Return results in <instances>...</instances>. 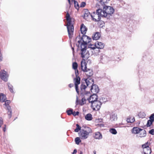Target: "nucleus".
<instances>
[{"label": "nucleus", "mask_w": 154, "mask_h": 154, "mask_svg": "<svg viewBox=\"0 0 154 154\" xmlns=\"http://www.w3.org/2000/svg\"><path fill=\"white\" fill-rule=\"evenodd\" d=\"M82 39L83 42H81V56L85 59H87L91 55V52L88 50L87 44L90 42L91 39L87 35L83 36Z\"/></svg>", "instance_id": "obj_1"}, {"label": "nucleus", "mask_w": 154, "mask_h": 154, "mask_svg": "<svg viewBox=\"0 0 154 154\" xmlns=\"http://www.w3.org/2000/svg\"><path fill=\"white\" fill-rule=\"evenodd\" d=\"M66 18L67 21L66 26H67L69 37L70 39H71L73 36L74 31V28L73 25V21H72V19L70 18V16L68 12L66 14Z\"/></svg>", "instance_id": "obj_2"}, {"label": "nucleus", "mask_w": 154, "mask_h": 154, "mask_svg": "<svg viewBox=\"0 0 154 154\" xmlns=\"http://www.w3.org/2000/svg\"><path fill=\"white\" fill-rule=\"evenodd\" d=\"M114 11V8L112 7L107 6H104L102 13L104 17H107L108 18Z\"/></svg>", "instance_id": "obj_3"}, {"label": "nucleus", "mask_w": 154, "mask_h": 154, "mask_svg": "<svg viewBox=\"0 0 154 154\" xmlns=\"http://www.w3.org/2000/svg\"><path fill=\"white\" fill-rule=\"evenodd\" d=\"M102 13V9H98L96 12H94L91 14V16L93 20L95 21H99L101 19V17H104Z\"/></svg>", "instance_id": "obj_4"}, {"label": "nucleus", "mask_w": 154, "mask_h": 154, "mask_svg": "<svg viewBox=\"0 0 154 154\" xmlns=\"http://www.w3.org/2000/svg\"><path fill=\"white\" fill-rule=\"evenodd\" d=\"M84 128L82 129L79 134V136L82 139H87L89 136V133H91V129L87 127H83Z\"/></svg>", "instance_id": "obj_5"}, {"label": "nucleus", "mask_w": 154, "mask_h": 154, "mask_svg": "<svg viewBox=\"0 0 154 154\" xmlns=\"http://www.w3.org/2000/svg\"><path fill=\"white\" fill-rule=\"evenodd\" d=\"M86 65L87 64L85 62L83 61H81V67L82 70L85 72L87 76L90 77L93 75V72L92 69H88Z\"/></svg>", "instance_id": "obj_6"}, {"label": "nucleus", "mask_w": 154, "mask_h": 154, "mask_svg": "<svg viewBox=\"0 0 154 154\" xmlns=\"http://www.w3.org/2000/svg\"><path fill=\"white\" fill-rule=\"evenodd\" d=\"M149 144L148 142L142 145V148L143 149L142 154H150L152 151L151 149L149 146Z\"/></svg>", "instance_id": "obj_7"}, {"label": "nucleus", "mask_w": 154, "mask_h": 154, "mask_svg": "<svg viewBox=\"0 0 154 154\" xmlns=\"http://www.w3.org/2000/svg\"><path fill=\"white\" fill-rule=\"evenodd\" d=\"M79 74L78 71L76 72L75 74L76 78L74 79V81L75 85V90L76 92L79 94V89L78 85L80 83V78L79 76H78Z\"/></svg>", "instance_id": "obj_8"}, {"label": "nucleus", "mask_w": 154, "mask_h": 154, "mask_svg": "<svg viewBox=\"0 0 154 154\" xmlns=\"http://www.w3.org/2000/svg\"><path fill=\"white\" fill-rule=\"evenodd\" d=\"M102 105L101 102L99 100H97L91 103V106L93 110H98L101 107Z\"/></svg>", "instance_id": "obj_9"}, {"label": "nucleus", "mask_w": 154, "mask_h": 154, "mask_svg": "<svg viewBox=\"0 0 154 154\" xmlns=\"http://www.w3.org/2000/svg\"><path fill=\"white\" fill-rule=\"evenodd\" d=\"M8 77L7 72L4 70H2L0 72V78L5 82L8 81Z\"/></svg>", "instance_id": "obj_10"}, {"label": "nucleus", "mask_w": 154, "mask_h": 154, "mask_svg": "<svg viewBox=\"0 0 154 154\" xmlns=\"http://www.w3.org/2000/svg\"><path fill=\"white\" fill-rule=\"evenodd\" d=\"M87 29L83 23L82 24L80 27V30L82 33V34L83 35H82V37H80V40H79L78 42L79 44L81 43V41L82 40V38L83 37V36L85 35L84 34L86 33Z\"/></svg>", "instance_id": "obj_11"}, {"label": "nucleus", "mask_w": 154, "mask_h": 154, "mask_svg": "<svg viewBox=\"0 0 154 154\" xmlns=\"http://www.w3.org/2000/svg\"><path fill=\"white\" fill-rule=\"evenodd\" d=\"M88 48V51H90L91 52V55H92L94 54L95 53V50L97 49L96 47V43L95 45H88V47H87Z\"/></svg>", "instance_id": "obj_12"}, {"label": "nucleus", "mask_w": 154, "mask_h": 154, "mask_svg": "<svg viewBox=\"0 0 154 154\" xmlns=\"http://www.w3.org/2000/svg\"><path fill=\"white\" fill-rule=\"evenodd\" d=\"M90 96L89 98H87V100L89 103H91L96 101L98 99V97L96 94H93L91 95H88Z\"/></svg>", "instance_id": "obj_13"}, {"label": "nucleus", "mask_w": 154, "mask_h": 154, "mask_svg": "<svg viewBox=\"0 0 154 154\" xmlns=\"http://www.w3.org/2000/svg\"><path fill=\"white\" fill-rule=\"evenodd\" d=\"M90 90L91 92L94 94L98 93L99 90L98 86L95 85H91Z\"/></svg>", "instance_id": "obj_14"}, {"label": "nucleus", "mask_w": 154, "mask_h": 154, "mask_svg": "<svg viewBox=\"0 0 154 154\" xmlns=\"http://www.w3.org/2000/svg\"><path fill=\"white\" fill-rule=\"evenodd\" d=\"M93 137L95 139L100 140L102 139V135L100 133L97 132L94 134Z\"/></svg>", "instance_id": "obj_15"}, {"label": "nucleus", "mask_w": 154, "mask_h": 154, "mask_svg": "<svg viewBox=\"0 0 154 154\" xmlns=\"http://www.w3.org/2000/svg\"><path fill=\"white\" fill-rule=\"evenodd\" d=\"M96 46L97 48L103 49L104 46V44L102 43L99 42H96Z\"/></svg>", "instance_id": "obj_16"}, {"label": "nucleus", "mask_w": 154, "mask_h": 154, "mask_svg": "<svg viewBox=\"0 0 154 154\" xmlns=\"http://www.w3.org/2000/svg\"><path fill=\"white\" fill-rule=\"evenodd\" d=\"M117 115L116 113H112L110 114V120L111 121H114L117 120Z\"/></svg>", "instance_id": "obj_17"}, {"label": "nucleus", "mask_w": 154, "mask_h": 154, "mask_svg": "<svg viewBox=\"0 0 154 154\" xmlns=\"http://www.w3.org/2000/svg\"><path fill=\"white\" fill-rule=\"evenodd\" d=\"M86 88V85L83 84L81 85L80 86V89L81 91V93L82 94L84 95V94L86 93L87 92L85 91V90Z\"/></svg>", "instance_id": "obj_18"}, {"label": "nucleus", "mask_w": 154, "mask_h": 154, "mask_svg": "<svg viewBox=\"0 0 154 154\" xmlns=\"http://www.w3.org/2000/svg\"><path fill=\"white\" fill-rule=\"evenodd\" d=\"M141 129V128L137 127H134L132 129V132L133 133L137 134L139 133Z\"/></svg>", "instance_id": "obj_19"}, {"label": "nucleus", "mask_w": 154, "mask_h": 154, "mask_svg": "<svg viewBox=\"0 0 154 154\" xmlns=\"http://www.w3.org/2000/svg\"><path fill=\"white\" fill-rule=\"evenodd\" d=\"M84 97L82 98V101L83 103V104H84L86 103V99H87V96L90 95V92H87L86 93L84 94Z\"/></svg>", "instance_id": "obj_20"}, {"label": "nucleus", "mask_w": 154, "mask_h": 154, "mask_svg": "<svg viewBox=\"0 0 154 154\" xmlns=\"http://www.w3.org/2000/svg\"><path fill=\"white\" fill-rule=\"evenodd\" d=\"M139 137H144L146 136V132L145 130L143 129H141L140 131L139 132Z\"/></svg>", "instance_id": "obj_21"}, {"label": "nucleus", "mask_w": 154, "mask_h": 154, "mask_svg": "<svg viewBox=\"0 0 154 154\" xmlns=\"http://www.w3.org/2000/svg\"><path fill=\"white\" fill-rule=\"evenodd\" d=\"M100 36V33L98 32H96L92 36V38L93 40H97L99 38Z\"/></svg>", "instance_id": "obj_22"}, {"label": "nucleus", "mask_w": 154, "mask_h": 154, "mask_svg": "<svg viewBox=\"0 0 154 154\" xmlns=\"http://www.w3.org/2000/svg\"><path fill=\"white\" fill-rule=\"evenodd\" d=\"M91 14L88 10H85V11L84 18L85 19H87L89 15L91 16Z\"/></svg>", "instance_id": "obj_23"}, {"label": "nucleus", "mask_w": 154, "mask_h": 154, "mask_svg": "<svg viewBox=\"0 0 154 154\" xmlns=\"http://www.w3.org/2000/svg\"><path fill=\"white\" fill-rule=\"evenodd\" d=\"M7 110H8L7 112L8 114V115L9 118H11L12 116V110L11 107L10 106H7Z\"/></svg>", "instance_id": "obj_24"}, {"label": "nucleus", "mask_w": 154, "mask_h": 154, "mask_svg": "<svg viewBox=\"0 0 154 154\" xmlns=\"http://www.w3.org/2000/svg\"><path fill=\"white\" fill-rule=\"evenodd\" d=\"M72 68L75 70V74H76V72L77 71H78L77 69L78 67V64L77 63L75 62H74L72 63Z\"/></svg>", "instance_id": "obj_25"}, {"label": "nucleus", "mask_w": 154, "mask_h": 154, "mask_svg": "<svg viewBox=\"0 0 154 154\" xmlns=\"http://www.w3.org/2000/svg\"><path fill=\"white\" fill-rule=\"evenodd\" d=\"M85 118L87 120H91L92 119V115L91 114H88L85 116Z\"/></svg>", "instance_id": "obj_26"}, {"label": "nucleus", "mask_w": 154, "mask_h": 154, "mask_svg": "<svg viewBox=\"0 0 154 154\" xmlns=\"http://www.w3.org/2000/svg\"><path fill=\"white\" fill-rule=\"evenodd\" d=\"M131 117H129L127 119V122L128 123H133L135 121V119L134 117H132L131 119Z\"/></svg>", "instance_id": "obj_27"}, {"label": "nucleus", "mask_w": 154, "mask_h": 154, "mask_svg": "<svg viewBox=\"0 0 154 154\" xmlns=\"http://www.w3.org/2000/svg\"><path fill=\"white\" fill-rule=\"evenodd\" d=\"M6 99V96L3 94H0V101L1 102H4Z\"/></svg>", "instance_id": "obj_28"}, {"label": "nucleus", "mask_w": 154, "mask_h": 154, "mask_svg": "<svg viewBox=\"0 0 154 154\" xmlns=\"http://www.w3.org/2000/svg\"><path fill=\"white\" fill-rule=\"evenodd\" d=\"M109 132L113 134H116L117 133V131L114 128H110L109 130Z\"/></svg>", "instance_id": "obj_29"}, {"label": "nucleus", "mask_w": 154, "mask_h": 154, "mask_svg": "<svg viewBox=\"0 0 154 154\" xmlns=\"http://www.w3.org/2000/svg\"><path fill=\"white\" fill-rule=\"evenodd\" d=\"M154 122L152 119H150L147 121L146 125L147 127H149L152 125L153 122Z\"/></svg>", "instance_id": "obj_30"}, {"label": "nucleus", "mask_w": 154, "mask_h": 154, "mask_svg": "<svg viewBox=\"0 0 154 154\" xmlns=\"http://www.w3.org/2000/svg\"><path fill=\"white\" fill-rule=\"evenodd\" d=\"M8 88L10 91L12 93H14V91L13 90V86L10 83H8Z\"/></svg>", "instance_id": "obj_31"}, {"label": "nucleus", "mask_w": 154, "mask_h": 154, "mask_svg": "<svg viewBox=\"0 0 154 154\" xmlns=\"http://www.w3.org/2000/svg\"><path fill=\"white\" fill-rule=\"evenodd\" d=\"M76 128L75 129L74 131L75 132H78L79 131L81 130V127L78 124H77L76 125Z\"/></svg>", "instance_id": "obj_32"}, {"label": "nucleus", "mask_w": 154, "mask_h": 154, "mask_svg": "<svg viewBox=\"0 0 154 154\" xmlns=\"http://www.w3.org/2000/svg\"><path fill=\"white\" fill-rule=\"evenodd\" d=\"M75 143L77 144H79V143L81 142V140H80L79 137H77L75 139Z\"/></svg>", "instance_id": "obj_33"}, {"label": "nucleus", "mask_w": 154, "mask_h": 154, "mask_svg": "<svg viewBox=\"0 0 154 154\" xmlns=\"http://www.w3.org/2000/svg\"><path fill=\"white\" fill-rule=\"evenodd\" d=\"M139 117L143 118H144L146 116L145 113L143 112H140L138 115Z\"/></svg>", "instance_id": "obj_34"}, {"label": "nucleus", "mask_w": 154, "mask_h": 154, "mask_svg": "<svg viewBox=\"0 0 154 154\" xmlns=\"http://www.w3.org/2000/svg\"><path fill=\"white\" fill-rule=\"evenodd\" d=\"M66 112L68 115H70L71 114H73V110L72 109H70L67 110Z\"/></svg>", "instance_id": "obj_35"}, {"label": "nucleus", "mask_w": 154, "mask_h": 154, "mask_svg": "<svg viewBox=\"0 0 154 154\" xmlns=\"http://www.w3.org/2000/svg\"><path fill=\"white\" fill-rule=\"evenodd\" d=\"M75 7L76 9H78L79 8V4L77 2L74 1Z\"/></svg>", "instance_id": "obj_36"}, {"label": "nucleus", "mask_w": 154, "mask_h": 154, "mask_svg": "<svg viewBox=\"0 0 154 154\" xmlns=\"http://www.w3.org/2000/svg\"><path fill=\"white\" fill-rule=\"evenodd\" d=\"M97 1H98L101 4H103V3L104 4L105 3L107 0H96Z\"/></svg>", "instance_id": "obj_37"}, {"label": "nucleus", "mask_w": 154, "mask_h": 154, "mask_svg": "<svg viewBox=\"0 0 154 154\" xmlns=\"http://www.w3.org/2000/svg\"><path fill=\"white\" fill-rule=\"evenodd\" d=\"M85 82L86 83L87 86L88 87V86L90 85H93V84H92V83L89 81L87 79H86L85 80ZM90 86H91V85H90Z\"/></svg>", "instance_id": "obj_38"}, {"label": "nucleus", "mask_w": 154, "mask_h": 154, "mask_svg": "<svg viewBox=\"0 0 154 154\" xmlns=\"http://www.w3.org/2000/svg\"><path fill=\"white\" fill-rule=\"evenodd\" d=\"M5 104L7 107L8 106H9V104L10 103V100H7L6 101H5Z\"/></svg>", "instance_id": "obj_39"}, {"label": "nucleus", "mask_w": 154, "mask_h": 154, "mask_svg": "<svg viewBox=\"0 0 154 154\" xmlns=\"http://www.w3.org/2000/svg\"><path fill=\"white\" fill-rule=\"evenodd\" d=\"M85 5H86V3L85 2H82L81 3L80 5V7H84L85 6Z\"/></svg>", "instance_id": "obj_40"}, {"label": "nucleus", "mask_w": 154, "mask_h": 154, "mask_svg": "<svg viewBox=\"0 0 154 154\" xmlns=\"http://www.w3.org/2000/svg\"><path fill=\"white\" fill-rule=\"evenodd\" d=\"M149 133L152 135H154V129H152L149 131Z\"/></svg>", "instance_id": "obj_41"}, {"label": "nucleus", "mask_w": 154, "mask_h": 154, "mask_svg": "<svg viewBox=\"0 0 154 154\" xmlns=\"http://www.w3.org/2000/svg\"><path fill=\"white\" fill-rule=\"evenodd\" d=\"M79 112L78 111H77L76 112H75L74 111V112H73L72 115L73 116H76L78 115H79Z\"/></svg>", "instance_id": "obj_42"}, {"label": "nucleus", "mask_w": 154, "mask_h": 154, "mask_svg": "<svg viewBox=\"0 0 154 154\" xmlns=\"http://www.w3.org/2000/svg\"><path fill=\"white\" fill-rule=\"evenodd\" d=\"M150 119H152L154 121V113L151 114L149 117Z\"/></svg>", "instance_id": "obj_43"}, {"label": "nucleus", "mask_w": 154, "mask_h": 154, "mask_svg": "<svg viewBox=\"0 0 154 154\" xmlns=\"http://www.w3.org/2000/svg\"><path fill=\"white\" fill-rule=\"evenodd\" d=\"M105 57V55H102L100 56V61L102 62V61L103 60V58H104Z\"/></svg>", "instance_id": "obj_44"}, {"label": "nucleus", "mask_w": 154, "mask_h": 154, "mask_svg": "<svg viewBox=\"0 0 154 154\" xmlns=\"http://www.w3.org/2000/svg\"><path fill=\"white\" fill-rule=\"evenodd\" d=\"M3 57L1 51H0V62L2 60Z\"/></svg>", "instance_id": "obj_45"}, {"label": "nucleus", "mask_w": 154, "mask_h": 154, "mask_svg": "<svg viewBox=\"0 0 154 154\" xmlns=\"http://www.w3.org/2000/svg\"><path fill=\"white\" fill-rule=\"evenodd\" d=\"M3 124V120L1 117H0V128L1 127L2 125Z\"/></svg>", "instance_id": "obj_46"}, {"label": "nucleus", "mask_w": 154, "mask_h": 154, "mask_svg": "<svg viewBox=\"0 0 154 154\" xmlns=\"http://www.w3.org/2000/svg\"><path fill=\"white\" fill-rule=\"evenodd\" d=\"M77 152V150L76 149H74L73 152L72 153V154H74L76 153Z\"/></svg>", "instance_id": "obj_47"}, {"label": "nucleus", "mask_w": 154, "mask_h": 154, "mask_svg": "<svg viewBox=\"0 0 154 154\" xmlns=\"http://www.w3.org/2000/svg\"><path fill=\"white\" fill-rule=\"evenodd\" d=\"M5 127L3 128V130L4 132H5L6 130V125H5Z\"/></svg>", "instance_id": "obj_48"}, {"label": "nucleus", "mask_w": 154, "mask_h": 154, "mask_svg": "<svg viewBox=\"0 0 154 154\" xmlns=\"http://www.w3.org/2000/svg\"><path fill=\"white\" fill-rule=\"evenodd\" d=\"M69 87L70 88H71L73 86V85L72 84H70L69 85Z\"/></svg>", "instance_id": "obj_49"}, {"label": "nucleus", "mask_w": 154, "mask_h": 154, "mask_svg": "<svg viewBox=\"0 0 154 154\" xmlns=\"http://www.w3.org/2000/svg\"><path fill=\"white\" fill-rule=\"evenodd\" d=\"M68 1L69 2V4H70V0H68Z\"/></svg>", "instance_id": "obj_50"}, {"label": "nucleus", "mask_w": 154, "mask_h": 154, "mask_svg": "<svg viewBox=\"0 0 154 154\" xmlns=\"http://www.w3.org/2000/svg\"><path fill=\"white\" fill-rule=\"evenodd\" d=\"M119 124L120 125H123L122 123H120Z\"/></svg>", "instance_id": "obj_51"}, {"label": "nucleus", "mask_w": 154, "mask_h": 154, "mask_svg": "<svg viewBox=\"0 0 154 154\" xmlns=\"http://www.w3.org/2000/svg\"><path fill=\"white\" fill-rule=\"evenodd\" d=\"M108 113L109 114L110 112H108Z\"/></svg>", "instance_id": "obj_52"}, {"label": "nucleus", "mask_w": 154, "mask_h": 154, "mask_svg": "<svg viewBox=\"0 0 154 154\" xmlns=\"http://www.w3.org/2000/svg\"><path fill=\"white\" fill-rule=\"evenodd\" d=\"M78 38V37H77L76 39H77V38Z\"/></svg>", "instance_id": "obj_53"}, {"label": "nucleus", "mask_w": 154, "mask_h": 154, "mask_svg": "<svg viewBox=\"0 0 154 154\" xmlns=\"http://www.w3.org/2000/svg\"><path fill=\"white\" fill-rule=\"evenodd\" d=\"M82 154V152H81L80 154Z\"/></svg>", "instance_id": "obj_54"}, {"label": "nucleus", "mask_w": 154, "mask_h": 154, "mask_svg": "<svg viewBox=\"0 0 154 154\" xmlns=\"http://www.w3.org/2000/svg\"><path fill=\"white\" fill-rule=\"evenodd\" d=\"M94 154H96V152H95L94 153Z\"/></svg>", "instance_id": "obj_55"}, {"label": "nucleus", "mask_w": 154, "mask_h": 154, "mask_svg": "<svg viewBox=\"0 0 154 154\" xmlns=\"http://www.w3.org/2000/svg\"><path fill=\"white\" fill-rule=\"evenodd\" d=\"M72 49L73 50H74V49H73V48H72Z\"/></svg>", "instance_id": "obj_56"}, {"label": "nucleus", "mask_w": 154, "mask_h": 154, "mask_svg": "<svg viewBox=\"0 0 154 154\" xmlns=\"http://www.w3.org/2000/svg\"><path fill=\"white\" fill-rule=\"evenodd\" d=\"M95 53H95V54H96V52H95ZM96 53H97V52H96ZM94 54H95V53Z\"/></svg>", "instance_id": "obj_57"}]
</instances>
